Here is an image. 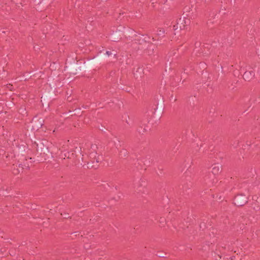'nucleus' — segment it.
<instances>
[{"mask_svg":"<svg viewBox=\"0 0 260 260\" xmlns=\"http://www.w3.org/2000/svg\"><path fill=\"white\" fill-rule=\"evenodd\" d=\"M106 54H107L108 56H109V55H111V53L110 51H107V52H106Z\"/></svg>","mask_w":260,"mask_h":260,"instance_id":"4","label":"nucleus"},{"mask_svg":"<svg viewBox=\"0 0 260 260\" xmlns=\"http://www.w3.org/2000/svg\"><path fill=\"white\" fill-rule=\"evenodd\" d=\"M254 76V73L252 71H246L243 75L244 78L245 80H250Z\"/></svg>","mask_w":260,"mask_h":260,"instance_id":"1","label":"nucleus"},{"mask_svg":"<svg viewBox=\"0 0 260 260\" xmlns=\"http://www.w3.org/2000/svg\"><path fill=\"white\" fill-rule=\"evenodd\" d=\"M221 170V167L220 165H215L212 170V172L214 175H216L219 174Z\"/></svg>","mask_w":260,"mask_h":260,"instance_id":"2","label":"nucleus"},{"mask_svg":"<svg viewBox=\"0 0 260 260\" xmlns=\"http://www.w3.org/2000/svg\"><path fill=\"white\" fill-rule=\"evenodd\" d=\"M165 34V30L162 28H160L157 35L159 36H163Z\"/></svg>","mask_w":260,"mask_h":260,"instance_id":"3","label":"nucleus"}]
</instances>
